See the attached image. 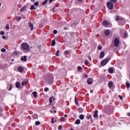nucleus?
<instances>
[{
    "instance_id": "obj_1",
    "label": "nucleus",
    "mask_w": 130,
    "mask_h": 130,
    "mask_svg": "<svg viewBox=\"0 0 130 130\" xmlns=\"http://www.w3.org/2000/svg\"><path fill=\"white\" fill-rule=\"evenodd\" d=\"M21 46L23 48V49H24V50H27V49L30 50V47L29 46V45L27 44H26L25 43H23L21 45Z\"/></svg>"
},
{
    "instance_id": "obj_2",
    "label": "nucleus",
    "mask_w": 130,
    "mask_h": 130,
    "mask_svg": "<svg viewBox=\"0 0 130 130\" xmlns=\"http://www.w3.org/2000/svg\"><path fill=\"white\" fill-rule=\"evenodd\" d=\"M107 7L109 10H112V9H113V7H114V5L113 4L112 2H109L107 3Z\"/></svg>"
},
{
    "instance_id": "obj_3",
    "label": "nucleus",
    "mask_w": 130,
    "mask_h": 130,
    "mask_svg": "<svg viewBox=\"0 0 130 130\" xmlns=\"http://www.w3.org/2000/svg\"><path fill=\"white\" fill-rule=\"evenodd\" d=\"M109 60H110V58L104 59L101 62V66H102V67H104V66H105Z\"/></svg>"
},
{
    "instance_id": "obj_4",
    "label": "nucleus",
    "mask_w": 130,
    "mask_h": 130,
    "mask_svg": "<svg viewBox=\"0 0 130 130\" xmlns=\"http://www.w3.org/2000/svg\"><path fill=\"white\" fill-rule=\"evenodd\" d=\"M114 44L116 47H118V45H119V40H118V38H116L115 39Z\"/></svg>"
},
{
    "instance_id": "obj_5",
    "label": "nucleus",
    "mask_w": 130,
    "mask_h": 130,
    "mask_svg": "<svg viewBox=\"0 0 130 130\" xmlns=\"http://www.w3.org/2000/svg\"><path fill=\"white\" fill-rule=\"evenodd\" d=\"M87 83L88 85H92V84H93V79L91 78L87 79Z\"/></svg>"
},
{
    "instance_id": "obj_6",
    "label": "nucleus",
    "mask_w": 130,
    "mask_h": 130,
    "mask_svg": "<svg viewBox=\"0 0 130 130\" xmlns=\"http://www.w3.org/2000/svg\"><path fill=\"white\" fill-rule=\"evenodd\" d=\"M110 24L109 22L106 20H105L103 22V25L104 27H108V25Z\"/></svg>"
},
{
    "instance_id": "obj_7",
    "label": "nucleus",
    "mask_w": 130,
    "mask_h": 130,
    "mask_svg": "<svg viewBox=\"0 0 130 130\" xmlns=\"http://www.w3.org/2000/svg\"><path fill=\"white\" fill-rule=\"evenodd\" d=\"M17 70L19 73H23L24 72V68L22 66L19 67Z\"/></svg>"
},
{
    "instance_id": "obj_8",
    "label": "nucleus",
    "mask_w": 130,
    "mask_h": 130,
    "mask_svg": "<svg viewBox=\"0 0 130 130\" xmlns=\"http://www.w3.org/2000/svg\"><path fill=\"white\" fill-rule=\"evenodd\" d=\"M109 34H110V31L109 29H106L105 30V35L106 36H109Z\"/></svg>"
},
{
    "instance_id": "obj_9",
    "label": "nucleus",
    "mask_w": 130,
    "mask_h": 130,
    "mask_svg": "<svg viewBox=\"0 0 130 130\" xmlns=\"http://www.w3.org/2000/svg\"><path fill=\"white\" fill-rule=\"evenodd\" d=\"M29 27L31 31L33 30V29L34 28V25H33V24H32V23H31V22L29 23Z\"/></svg>"
},
{
    "instance_id": "obj_10",
    "label": "nucleus",
    "mask_w": 130,
    "mask_h": 130,
    "mask_svg": "<svg viewBox=\"0 0 130 130\" xmlns=\"http://www.w3.org/2000/svg\"><path fill=\"white\" fill-rule=\"evenodd\" d=\"M21 60L22 61H27V56H23L21 58Z\"/></svg>"
},
{
    "instance_id": "obj_11",
    "label": "nucleus",
    "mask_w": 130,
    "mask_h": 130,
    "mask_svg": "<svg viewBox=\"0 0 130 130\" xmlns=\"http://www.w3.org/2000/svg\"><path fill=\"white\" fill-rule=\"evenodd\" d=\"M104 56H105V53H104V51L101 52V54H100V58H103L104 57Z\"/></svg>"
},
{
    "instance_id": "obj_12",
    "label": "nucleus",
    "mask_w": 130,
    "mask_h": 130,
    "mask_svg": "<svg viewBox=\"0 0 130 130\" xmlns=\"http://www.w3.org/2000/svg\"><path fill=\"white\" fill-rule=\"evenodd\" d=\"M94 117H98V110H96L94 112V114L93 115Z\"/></svg>"
},
{
    "instance_id": "obj_13",
    "label": "nucleus",
    "mask_w": 130,
    "mask_h": 130,
    "mask_svg": "<svg viewBox=\"0 0 130 130\" xmlns=\"http://www.w3.org/2000/svg\"><path fill=\"white\" fill-rule=\"evenodd\" d=\"M109 88L113 87V83L112 81H110L108 83Z\"/></svg>"
},
{
    "instance_id": "obj_14",
    "label": "nucleus",
    "mask_w": 130,
    "mask_h": 130,
    "mask_svg": "<svg viewBox=\"0 0 130 130\" xmlns=\"http://www.w3.org/2000/svg\"><path fill=\"white\" fill-rule=\"evenodd\" d=\"M123 19L120 16H117V18L116 19V21H119V20H122Z\"/></svg>"
},
{
    "instance_id": "obj_15",
    "label": "nucleus",
    "mask_w": 130,
    "mask_h": 130,
    "mask_svg": "<svg viewBox=\"0 0 130 130\" xmlns=\"http://www.w3.org/2000/svg\"><path fill=\"white\" fill-rule=\"evenodd\" d=\"M108 71L110 73V74H113V69H112V68H110L108 69Z\"/></svg>"
},
{
    "instance_id": "obj_16",
    "label": "nucleus",
    "mask_w": 130,
    "mask_h": 130,
    "mask_svg": "<svg viewBox=\"0 0 130 130\" xmlns=\"http://www.w3.org/2000/svg\"><path fill=\"white\" fill-rule=\"evenodd\" d=\"M79 118L80 119H81V120H83V119H84V118H85V116H84V115L83 114H81L79 116Z\"/></svg>"
},
{
    "instance_id": "obj_17",
    "label": "nucleus",
    "mask_w": 130,
    "mask_h": 130,
    "mask_svg": "<svg viewBox=\"0 0 130 130\" xmlns=\"http://www.w3.org/2000/svg\"><path fill=\"white\" fill-rule=\"evenodd\" d=\"M24 11H26V6H23V7L20 10V12H24Z\"/></svg>"
},
{
    "instance_id": "obj_18",
    "label": "nucleus",
    "mask_w": 130,
    "mask_h": 130,
    "mask_svg": "<svg viewBox=\"0 0 130 130\" xmlns=\"http://www.w3.org/2000/svg\"><path fill=\"white\" fill-rule=\"evenodd\" d=\"M28 83V81H24L21 84V86H22L23 87H24V86H26V85H27V83Z\"/></svg>"
},
{
    "instance_id": "obj_19",
    "label": "nucleus",
    "mask_w": 130,
    "mask_h": 130,
    "mask_svg": "<svg viewBox=\"0 0 130 130\" xmlns=\"http://www.w3.org/2000/svg\"><path fill=\"white\" fill-rule=\"evenodd\" d=\"M15 86H16V88H20V82H17L16 83Z\"/></svg>"
},
{
    "instance_id": "obj_20",
    "label": "nucleus",
    "mask_w": 130,
    "mask_h": 130,
    "mask_svg": "<svg viewBox=\"0 0 130 130\" xmlns=\"http://www.w3.org/2000/svg\"><path fill=\"white\" fill-rule=\"evenodd\" d=\"M75 123L76 124H80L81 123V120H80V119L76 120Z\"/></svg>"
},
{
    "instance_id": "obj_21",
    "label": "nucleus",
    "mask_w": 130,
    "mask_h": 130,
    "mask_svg": "<svg viewBox=\"0 0 130 130\" xmlns=\"http://www.w3.org/2000/svg\"><path fill=\"white\" fill-rule=\"evenodd\" d=\"M32 94L34 95V97H35V98H36V97H37V92L34 91L32 93Z\"/></svg>"
},
{
    "instance_id": "obj_22",
    "label": "nucleus",
    "mask_w": 130,
    "mask_h": 130,
    "mask_svg": "<svg viewBox=\"0 0 130 130\" xmlns=\"http://www.w3.org/2000/svg\"><path fill=\"white\" fill-rule=\"evenodd\" d=\"M54 100V99H53V97H51L49 99L50 105L51 104V103H52V101H53Z\"/></svg>"
},
{
    "instance_id": "obj_23",
    "label": "nucleus",
    "mask_w": 130,
    "mask_h": 130,
    "mask_svg": "<svg viewBox=\"0 0 130 130\" xmlns=\"http://www.w3.org/2000/svg\"><path fill=\"white\" fill-rule=\"evenodd\" d=\"M75 102L77 105L79 104V102L78 101V99L77 98V97H75Z\"/></svg>"
},
{
    "instance_id": "obj_24",
    "label": "nucleus",
    "mask_w": 130,
    "mask_h": 130,
    "mask_svg": "<svg viewBox=\"0 0 130 130\" xmlns=\"http://www.w3.org/2000/svg\"><path fill=\"white\" fill-rule=\"evenodd\" d=\"M52 46H54L55 45V40H53L51 43Z\"/></svg>"
},
{
    "instance_id": "obj_25",
    "label": "nucleus",
    "mask_w": 130,
    "mask_h": 130,
    "mask_svg": "<svg viewBox=\"0 0 130 130\" xmlns=\"http://www.w3.org/2000/svg\"><path fill=\"white\" fill-rule=\"evenodd\" d=\"M39 5V2H36L34 3V6H35L36 7H38Z\"/></svg>"
},
{
    "instance_id": "obj_26",
    "label": "nucleus",
    "mask_w": 130,
    "mask_h": 130,
    "mask_svg": "<svg viewBox=\"0 0 130 130\" xmlns=\"http://www.w3.org/2000/svg\"><path fill=\"white\" fill-rule=\"evenodd\" d=\"M98 49H99V50H102V46L99 45L98 46Z\"/></svg>"
},
{
    "instance_id": "obj_27",
    "label": "nucleus",
    "mask_w": 130,
    "mask_h": 130,
    "mask_svg": "<svg viewBox=\"0 0 130 130\" xmlns=\"http://www.w3.org/2000/svg\"><path fill=\"white\" fill-rule=\"evenodd\" d=\"M36 8H35V6H34V5H32L31 6V7H30V10H36Z\"/></svg>"
},
{
    "instance_id": "obj_28",
    "label": "nucleus",
    "mask_w": 130,
    "mask_h": 130,
    "mask_svg": "<svg viewBox=\"0 0 130 130\" xmlns=\"http://www.w3.org/2000/svg\"><path fill=\"white\" fill-rule=\"evenodd\" d=\"M60 121H64L66 120V118L64 117H61L60 119Z\"/></svg>"
},
{
    "instance_id": "obj_29",
    "label": "nucleus",
    "mask_w": 130,
    "mask_h": 130,
    "mask_svg": "<svg viewBox=\"0 0 130 130\" xmlns=\"http://www.w3.org/2000/svg\"><path fill=\"white\" fill-rule=\"evenodd\" d=\"M56 56H59V50H57L56 53Z\"/></svg>"
},
{
    "instance_id": "obj_30",
    "label": "nucleus",
    "mask_w": 130,
    "mask_h": 130,
    "mask_svg": "<svg viewBox=\"0 0 130 130\" xmlns=\"http://www.w3.org/2000/svg\"><path fill=\"white\" fill-rule=\"evenodd\" d=\"M126 88H129L130 87V84L129 83H126Z\"/></svg>"
},
{
    "instance_id": "obj_31",
    "label": "nucleus",
    "mask_w": 130,
    "mask_h": 130,
    "mask_svg": "<svg viewBox=\"0 0 130 130\" xmlns=\"http://www.w3.org/2000/svg\"><path fill=\"white\" fill-rule=\"evenodd\" d=\"M35 124H36V125H39V124H40V121H36Z\"/></svg>"
},
{
    "instance_id": "obj_32",
    "label": "nucleus",
    "mask_w": 130,
    "mask_h": 130,
    "mask_svg": "<svg viewBox=\"0 0 130 130\" xmlns=\"http://www.w3.org/2000/svg\"><path fill=\"white\" fill-rule=\"evenodd\" d=\"M44 91L45 92H48V91H49V89L47 87H46L45 89H44Z\"/></svg>"
},
{
    "instance_id": "obj_33",
    "label": "nucleus",
    "mask_w": 130,
    "mask_h": 130,
    "mask_svg": "<svg viewBox=\"0 0 130 130\" xmlns=\"http://www.w3.org/2000/svg\"><path fill=\"white\" fill-rule=\"evenodd\" d=\"M1 51H2V52H6V51H7V50H6V49H5V48H2V49H1Z\"/></svg>"
},
{
    "instance_id": "obj_34",
    "label": "nucleus",
    "mask_w": 130,
    "mask_h": 130,
    "mask_svg": "<svg viewBox=\"0 0 130 130\" xmlns=\"http://www.w3.org/2000/svg\"><path fill=\"white\" fill-rule=\"evenodd\" d=\"M69 53H70V51L69 50L66 51L64 52V54L66 55L69 54Z\"/></svg>"
},
{
    "instance_id": "obj_35",
    "label": "nucleus",
    "mask_w": 130,
    "mask_h": 130,
    "mask_svg": "<svg viewBox=\"0 0 130 130\" xmlns=\"http://www.w3.org/2000/svg\"><path fill=\"white\" fill-rule=\"evenodd\" d=\"M6 29L7 30H10V25L9 24L6 25Z\"/></svg>"
},
{
    "instance_id": "obj_36",
    "label": "nucleus",
    "mask_w": 130,
    "mask_h": 130,
    "mask_svg": "<svg viewBox=\"0 0 130 130\" xmlns=\"http://www.w3.org/2000/svg\"><path fill=\"white\" fill-rule=\"evenodd\" d=\"M48 1V0H46L45 2H44L42 4V6H44V5H45L46 3H47Z\"/></svg>"
},
{
    "instance_id": "obj_37",
    "label": "nucleus",
    "mask_w": 130,
    "mask_h": 130,
    "mask_svg": "<svg viewBox=\"0 0 130 130\" xmlns=\"http://www.w3.org/2000/svg\"><path fill=\"white\" fill-rule=\"evenodd\" d=\"M119 97L120 100H122L123 99V97L120 95H119Z\"/></svg>"
},
{
    "instance_id": "obj_38",
    "label": "nucleus",
    "mask_w": 130,
    "mask_h": 130,
    "mask_svg": "<svg viewBox=\"0 0 130 130\" xmlns=\"http://www.w3.org/2000/svg\"><path fill=\"white\" fill-rule=\"evenodd\" d=\"M1 35H5V31H1Z\"/></svg>"
},
{
    "instance_id": "obj_39",
    "label": "nucleus",
    "mask_w": 130,
    "mask_h": 130,
    "mask_svg": "<svg viewBox=\"0 0 130 130\" xmlns=\"http://www.w3.org/2000/svg\"><path fill=\"white\" fill-rule=\"evenodd\" d=\"M88 60H85L84 61L85 64H88Z\"/></svg>"
},
{
    "instance_id": "obj_40",
    "label": "nucleus",
    "mask_w": 130,
    "mask_h": 130,
    "mask_svg": "<svg viewBox=\"0 0 130 130\" xmlns=\"http://www.w3.org/2000/svg\"><path fill=\"white\" fill-rule=\"evenodd\" d=\"M53 32L54 33V34H57V30H54Z\"/></svg>"
},
{
    "instance_id": "obj_41",
    "label": "nucleus",
    "mask_w": 130,
    "mask_h": 130,
    "mask_svg": "<svg viewBox=\"0 0 130 130\" xmlns=\"http://www.w3.org/2000/svg\"><path fill=\"white\" fill-rule=\"evenodd\" d=\"M62 128V126L61 125H59L58 127V129L60 130Z\"/></svg>"
},
{
    "instance_id": "obj_42",
    "label": "nucleus",
    "mask_w": 130,
    "mask_h": 130,
    "mask_svg": "<svg viewBox=\"0 0 130 130\" xmlns=\"http://www.w3.org/2000/svg\"><path fill=\"white\" fill-rule=\"evenodd\" d=\"M112 3H113L114 4H115L116 3V0H110Z\"/></svg>"
},
{
    "instance_id": "obj_43",
    "label": "nucleus",
    "mask_w": 130,
    "mask_h": 130,
    "mask_svg": "<svg viewBox=\"0 0 130 130\" xmlns=\"http://www.w3.org/2000/svg\"><path fill=\"white\" fill-rule=\"evenodd\" d=\"M55 9H56V6H55L53 8V12H55Z\"/></svg>"
},
{
    "instance_id": "obj_44",
    "label": "nucleus",
    "mask_w": 130,
    "mask_h": 130,
    "mask_svg": "<svg viewBox=\"0 0 130 130\" xmlns=\"http://www.w3.org/2000/svg\"><path fill=\"white\" fill-rule=\"evenodd\" d=\"M88 58L89 60H92V59L91 58V56H88Z\"/></svg>"
},
{
    "instance_id": "obj_45",
    "label": "nucleus",
    "mask_w": 130,
    "mask_h": 130,
    "mask_svg": "<svg viewBox=\"0 0 130 130\" xmlns=\"http://www.w3.org/2000/svg\"><path fill=\"white\" fill-rule=\"evenodd\" d=\"M2 38H3V39H4L5 40H6V39H7V37L6 36H3Z\"/></svg>"
},
{
    "instance_id": "obj_46",
    "label": "nucleus",
    "mask_w": 130,
    "mask_h": 130,
    "mask_svg": "<svg viewBox=\"0 0 130 130\" xmlns=\"http://www.w3.org/2000/svg\"><path fill=\"white\" fill-rule=\"evenodd\" d=\"M81 70H82V67L80 66L78 67V70L81 71Z\"/></svg>"
},
{
    "instance_id": "obj_47",
    "label": "nucleus",
    "mask_w": 130,
    "mask_h": 130,
    "mask_svg": "<svg viewBox=\"0 0 130 130\" xmlns=\"http://www.w3.org/2000/svg\"><path fill=\"white\" fill-rule=\"evenodd\" d=\"M124 37H125L126 38H127V33H125V34H124Z\"/></svg>"
},
{
    "instance_id": "obj_48",
    "label": "nucleus",
    "mask_w": 130,
    "mask_h": 130,
    "mask_svg": "<svg viewBox=\"0 0 130 130\" xmlns=\"http://www.w3.org/2000/svg\"><path fill=\"white\" fill-rule=\"evenodd\" d=\"M21 17H18L17 21H20V20H21Z\"/></svg>"
},
{
    "instance_id": "obj_49",
    "label": "nucleus",
    "mask_w": 130,
    "mask_h": 130,
    "mask_svg": "<svg viewBox=\"0 0 130 130\" xmlns=\"http://www.w3.org/2000/svg\"><path fill=\"white\" fill-rule=\"evenodd\" d=\"M54 0H49V3L51 4V3H52V2H53Z\"/></svg>"
},
{
    "instance_id": "obj_50",
    "label": "nucleus",
    "mask_w": 130,
    "mask_h": 130,
    "mask_svg": "<svg viewBox=\"0 0 130 130\" xmlns=\"http://www.w3.org/2000/svg\"><path fill=\"white\" fill-rule=\"evenodd\" d=\"M12 90V85H10V88H9V91Z\"/></svg>"
},
{
    "instance_id": "obj_51",
    "label": "nucleus",
    "mask_w": 130,
    "mask_h": 130,
    "mask_svg": "<svg viewBox=\"0 0 130 130\" xmlns=\"http://www.w3.org/2000/svg\"><path fill=\"white\" fill-rule=\"evenodd\" d=\"M51 123L53 124L54 123V120H52L51 121Z\"/></svg>"
},
{
    "instance_id": "obj_52",
    "label": "nucleus",
    "mask_w": 130,
    "mask_h": 130,
    "mask_svg": "<svg viewBox=\"0 0 130 130\" xmlns=\"http://www.w3.org/2000/svg\"><path fill=\"white\" fill-rule=\"evenodd\" d=\"M84 77L88 78V75L87 74H84Z\"/></svg>"
},
{
    "instance_id": "obj_53",
    "label": "nucleus",
    "mask_w": 130,
    "mask_h": 130,
    "mask_svg": "<svg viewBox=\"0 0 130 130\" xmlns=\"http://www.w3.org/2000/svg\"><path fill=\"white\" fill-rule=\"evenodd\" d=\"M78 2H79V3H82V0H78Z\"/></svg>"
},
{
    "instance_id": "obj_54",
    "label": "nucleus",
    "mask_w": 130,
    "mask_h": 130,
    "mask_svg": "<svg viewBox=\"0 0 130 130\" xmlns=\"http://www.w3.org/2000/svg\"><path fill=\"white\" fill-rule=\"evenodd\" d=\"M93 90H90V93H93Z\"/></svg>"
},
{
    "instance_id": "obj_55",
    "label": "nucleus",
    "mask_w": 130,
    "mask_h": 130,
    "mask_svg": "<svg viewBox=\"0 0 130 130\" xmlns=\"http://www.w3.org/2000/svg\"><path fill=\"white\" fill-rule=\"evenodd\" d=\"M64 116H65V117H68V115L67 114H65Z\"/></svg>"
},
{
    "instance_id": "obj_56",
    "label": "nucleus",
    "mask_w": 130,
    "mask_h": 130,
    "mask_svg": "<svg viewBox=\"0 0 130 130\" xmlns=\"http://www.w3.org/2000/svg\"><path fill=\"white\" fill-rule=\"evenodd\" d=\"M54 112L55 113H56V111L54 110Z\"/></svg>"
},
{
    "instance_id": "obj_57",
    "label": "nucleus",
    "mask_w": 130,
    "mask_h": 130,
    "mask_svg": "<svg viewBox=\"0 0 130 130\" xmlns=\"http://www.w3.org/2000/svg\"><path fill=\"white\" fill-rule=\"evenodd\" d=\"M30 1H31V2H35V0H30Z\"/></svg>"
},
{
    "instance_id": "obj_58",
    "label": "nucleus",
    "mask_w": 130,
    "mask_h": 130,
    "mask_svg": "<svg viewBox=\"0 0 130 130\" xmlns=\"http://www.w3.org/2000/svg\"><path fill=\"white\" fill-rule=\"evenodd\" d=\"M52 120H54V118H52Z\"/></svg>"
},
{
    "instance_id": "obj_59",
    "label": "nucleus",
    "mask_w": 130,
    "mask_h": 130,
    "mask_svg": "<svg viewBox=\"0 0 130 130\" xmlns=\"http://www.w3.org/2000/svg\"><path fill=\"white\" fill-rule=\"evenodd\" d=\"M102 116V115H101L100 116V118H101Z\"/></svg>"
},
{
    "instance_id": "obj_60",
    "label": "nucleus",
    "mask_w": 130,
    "mask_h": 130,
    "mask_svg": "<svg viewBox=\"0 0 130 130\" xmlns=\"http://www.w3.org/2000/svg\"><path fill=\"white\" fill-rule=\"evenodd\" d=\"M2 6V3H0V7Z\"/></svg>"
},
{
    "instance_id": "obj_61",
    "label": "nucleus",
    "mask_w": 130,
    "mask_h": 130,
    "mask_svg": "<svg viewBox=\"0 0 130 130\" xmlns=\"http://www.w3.org/2000/svg\"><path fill=\"white\" fill-rule=\"evenodd\" d=\"M54 108H55V107H53V109H54Z\"/></svg>"
},
{
    "instance_id": "obj_62",
    "label": "nucleus",
    "mask_w": 130,
    "mask_h": 130,
    "mask_svg": "<svg viewBox=\"0 0 130 130\" xmlns=\"http://www.w3.org/2000/svg\"><path fill=\"white\" fill-rule=\"evenodd\" d=\"M64 29L65 30H67V28H66V27H65V28H64Z\"/></svg>"
},
{
    "instance_id": "obj_63",
    "label": "nucleus",
    "mask_w": 130,
    "mask_h": 130,
    "mask_svg": "<svg viewBox=\"0 0 130 130\" xmlns=\"http://www.w3.org/2000/svg\"><path fill=\"white\" fill-rule=\"evenodd\" d=\"M50 112H51V113H52V111H51Z\"/></svg>"
},
{
    "instance_id": "obj_64",
    "label": "nucleus",
    "mask_w": 130,
    "mask_h": 130,
    "mask_svg": "<svg viewBox=\"0 0 130 130\" xmlns=\"http://www.w3.org/2000/svg\"><path fill=\"white\" fill-rule=\"evenodd\" d=\"M71 130H74V129H73V128H71Z\"/></svg>"
}]
</instances>
